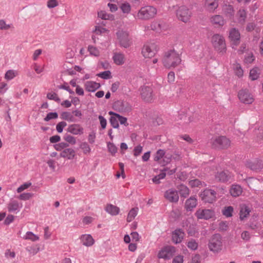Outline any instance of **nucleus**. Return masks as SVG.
Here are the masks:
<instances>
[{
	"instance_id": "5701e85b",
	"label": "nucleus",
	"mask_w": 263,
	"mask_h": 263,
	"mask_svg": "<svg viewBox=\"0 0 263 263\" xmlns=\"http://www.w3.org/2000/svg\"><path fill=\"white\" fill-rule=\"evenodd\" d=\"M85 88L89 92H94L99 89L101 85L100 83L93 81H87L85 83Z\"/></svg>"
},
{
	"instance_id": "6e6552de",
	"label": "nucleus",
	"mask_w": 263,
	"mask_h": 263,
	"mask_svg": "<svg viewBox=\"0 0 263 263\" xmlns=\"http://www.w3.org/2000/svg\"><path fill=\"white\" fill-rule=\"evenodd\" d=\"M216 192L213 190L205 189L200 194L201 200L205 203H213L216 200Z\"/></svg>"
},
{
	"instance_id": "c85d7f7f",
	"label": "nucleus",
	"mask_w": 263,
	"mask_h": 263,
	"mask_svg": "<svg viewBox=\"0 0 263 263\" xmlns=\"http://www.w3.org/2000/svg\"><path fill=\"white\" fill-rule=\"evenodd\" d=\"M251 210L250 208L246 204L240 205V210L239 213V218L241 220H243L245 218L249 215Z\"/></svg>"
},
{
	"instance_id": "7c9ffc66",
	"label": "nucleus",
	"mask_w": 263,
	"mask_h": 263,
	"mask_svg": "<svg viewBox=\"0 0 263 263\" xmlns=\"http://www.w3.org/2000/svg\"><path fill=\"white\" fill-rule=\"evenodd\" d=\"M230 193L233 197L239 196L242 193V188L239 185H232Z\"/></svg>"
},
{
	"instance_id": "3c124183",
	"label": "nucleus",
	"mask_w": 263,
	"mask_h": 263,
	"mask_svg": "<svg viewBox=\"0 0 263 263\" xmlns=\"http://www.w3.org/2000/svg\"><path fill=\"white\" fill-rule=\"evenodd\" d=\"M47 98L51 100H54L55 102L59 103L61 101V99L58 96V95L55 92H49L47 95Z\"/></svg>"
},
{
	"instance_id": "cd10ccee",
	"label": "nucleus",
	"mask_w": 263,
	"mask_h": 263,
	"mask_svg": "<svg viewBox=\"0 0 263 263\" xmlns=\"http://www.w3.org/2000/svg\"><path fill=\"white\" fill-rule=\"evenodd\" d=\"M205 7L210 11H213L218 6V0H206Z\"/></svg>"
},
{
	"instance_id": "b1692460",
	"label": "nucleus",
	"mask_w": 263,
	"mask_h": 263,
	"mask_svg": "<svg viewBox=\"0 0 263 263\" xmlns=\"http://www.w3.org/2000/svg\"><path fill=\"white\" fill-rule=\"evenodd\" d=\"M76 155L74 150L71 148H67L63 149L60 154V156L63 158H66L71 160L74 158Z\"/></svg>"
},
{
	"instance_id": "bf43d9fd",
	"label": "nucleus",
	"mask_w": 263,
	"mask_h": 263,
	"mask_svg": "<svg viewBox=\"0 0 263 263\" xmlns=\"http://www.w3.org/2000/svg\"><path fill=\"white\" fill-rule=\"evenodd\" d=\"M69 146L68 144L66 142H61L54 145L55 149L58 151H61L62 149L66 148Z\"/></svg>"
},
{
	"instance_id": "e433bc0d",
	"label": "nucleus",
	"mask_w": 263,
	"mask_h": 263,
	"mask_svg": "<svg viewBox=\"0 0 263 263\" xmlns=\"http://www.w3.org/2000/svg\"><path fill=\"white\" fill-rule=\"evenodd\" d=\"M138 210V208H134L130 210L127 217V222H129L135 218L137 215Z\"/></svg>"
},
{
	"instance_id": "a18cd8bd",
	"label": "nucleus",
	"mask_w": 263,
	"mask_h": 263,
	"mask_svg": "<svg viewBox=\"0 0 263 263\" xmlns=\"http://www.w3.org/2000/svg\"><path fill=\"white\" fill-rule=\"evenodd\" d=\"M24 239L35 241L39 239V237L31 232H27L24 236Z\"/></svg>"
},
{
	"instance_id": "6e6d98bb",
	"label": "nucleus",
	"mask_w": 263,
	"mask_h": 263,
	"mask_svg": "<svg viewBox=\"0 0 263 263\" xmlns=\"http://www.w3.org/2000/svg\"><path fill=\"white\" fill-rule=\"evenodd\" d=\"M15 72L13 70H8L5 76V78L8 80H10L13 79L15 77Z\"/></svg>"
},
{
	"instance_id": "13d9d810",
	"label": "nucleus",
	"mask_w": 263,
	"mask_h": 263,
	"mask_svg": "<svg viewBox=\"0 0 263 263\" xmlns=\"http://www.w3.org/2000/svg\"><path fill=\"white\" fill-rule=\"evenodd\" d=\"M189 185L192 187H199L202 185V182L199 179H196L190 181Z\"/></svg>"
},
{
	"instance_id": "5fc2aeb1",
	"label": "nucleus",
	"mask_w": 263,
	"mask_h": 263,
	"mask_svg": "<svg viewBox=\"0 0 263 263\" xmlns=\"http://www.w3.org/2000/svg\"><path fill=\"white\" fill-rule=\"evenodd\" d=\"M88 50L90 54L96 57H98L100 54L99 50L92 46H89L88 47Z\"/></svg>"
},
{
	"instance_id": "37998d69",
	"label": "nucleus",
	"mask_w": 263,
	"mask_h": 263,
	"mask_svg": "<svg viewBox=\"0 0 263 263\" xmlns=\"http://www.w3.org/2000/svg\"><path fill=\"white\" fill-rule=\"evenodd\" d=\"M223 11L228 16L231 17L234 15V9L231 5H226L223 8Z\"/></svg>"
},
{
	"instance_id": "e2e57ef3",
	"label": "nucleus",
	"mask_w": 263,
	"mask_h": 263,
	"mask_svg": "<svg viewBox=\"0 0 263 263\" xmlns=\"http://www.w3.org/2000/svg\"><path fill=\"white\" fill-rule=\"evenodd\" d=\"M111 125L115 128L119 127L118 120L115 117L111 116L109 119Z\"/></svg>"
},
{
	"instance_id": "f257e3e1",
	"label": "nucleus",
	"mask_w": 263,
	"mask_h": 263,
	"mask_svg": "<svg viewBox=\"0 0 263 263\" xmlns=\"http://www.w3.org/2000/svg\"><path fill=\"white\" fill-rule=\"evenodd\" d=\"M181 62L180 57L174 49H171L165 53V67H175Z\"/></svg>"
},
{
	"instance_id": "4d7b16f0",
	"label": "nucleus",
	"mask_w": 263,
	"mask_h": 263,
	"mask_svg": "<svg viewBox=\"0 0 263 263\" xmlns=\"http://www.w3.org/2000/svg\"><path fill=\"white\" fill-rule=\"evenodd\" d=\"M108 151L112 154L115 155L117 152V147L112 143H107Z\"/></svg>"
},
{
	"instance_id": "473e14b6",
	"label": "nucleus",
	"mask_w": 263,
	"mask_h": 263,
	"mask_svg": "<svg viewBox=\"0 0 263 263\" xmlns=\"http://www.w3.org/2000/svg\"><path fill=\"white\" fill-rule=\"evenodd\" d=\"M112 59L117 65H122L124 63V55L121 53H115Z\"/></svg>"
},
{
	"instance_id": "c9c22d12",
	"label": "nucleus",
	"mask_w": 263,
	"mask_h": 263,
	"mask_svg": "<svg viewBox=\"0 0 263 263\" xmlns=\"http://www.w3.org/2000/svg\"><path fill=\"white\" fill-rule=\"evenodd\" d=\"M259 70L258 68L255 67L252 69L250 71V78L252 80L254 81L255 80H257L259 76Z\"/></svg>"
},
{
	"instance_id": "4468645a",
	"label": "nucleus",
	"mask_w": 263,
	"mask_h": 263,
	"mask_svg": "<svg viewBox=\"0 0 263 263\" xmlns=\"http://www.w3.org/2000/svg\"><path fill=\"white\" fill-rule=\"evenodd\" d=\"M238 97L240 101L245 104H251L254 101L252 95L247 89L240 90L238 92Z\"/></svg>"
},
{
	"instance_id": "f3484780",
	"label": "nucleus",
	"mask_w": 263,
	"mask_h": 263,
	"mask_svg": "<svg viewBox=\"0 0 263 263\" xmlns=\"http://www.w3.org/2000/svg\"><path fill=\"white\" fill-rule=\"evenodd\" d=\"M153 90L149 86H143L141 88V97L146 102H151L153 99Z\"/></svg>"
},
{
	"instance_id": "79ce46f5",
	"label": "nucleus",
	"mask_w": 263,
	"mask_h": 263,
	"mask_svg": "<svg viewBox=\"0 0 263 263\" xmlns=\"http://www.w3.org/2000/svg\"><path fill=\"white\" fill-rule=\"evenodd\" d=\"M186 245L190 249L193 251L197 250L198 247V242L194 239H191L189 241Z\"/></svg>"
},
{
	"instance_id": "bb28decb",
	"label": "nucleus",
	"mask_w": 263,
	"mask_h": 263,
	"mask_svg": "<svg viewBox=\"0 0 263 263\" xmlns=\"http://www.w3.org/2000/svg\"><path fill=\"white\" fill-rule=\"evenodd\" d=\"M154 160L163 167L164 166V151L162 149L158 150L155 155Z\"/></svg>"
},
{
	"instance_id": "f704fd0d",
	"label": "nucleus",
	"mask_w": 263,
	"mask_h": 263,
	"mask_svg": "<svg viewBox=\"0 0 263 263\" xmlns=\"http://www.w3.org/2000/svg\"><path fill=\"white\" fill-rule=\"evenodd\" d=\"M238 22L241 25H244L247 18V13L244 9H240L238 12Z\"/></svg>"
},
{
	"instance_id": "393cba45",
	"label": "nucleus",
	"mask_w": 263,
	"mask_h": 263,
	"mask_svg": "<svg viewBox=\"0 0 263 263\" xmlns=\"http://www.w3.org/2000/svg\"><path fill=\"white\" fill-rule=\"evenodd\" d=\"M177 249L173 246H165V260L170 259L176 255Z\"/></svg>"
},
{
	"instance_id": "6ab92c4d",
	"label": "nucleus",
	"mask_w": 263,
	"mask_h": 263,
	"mask_svg": "<svg viewBox=\"0 0 263 263\" xmlns=\"http://www.w3.org/2000/svg\"><path fill=\"white\" fill-rule=\"evenodd\" d=\"M165 198L171 202H178L179 200L178 191L174 189L168 190L165 192Z\"/></svg>"
},
{
	"instance_id": "864d4df0",
	"label": "nucleus",
	"mask_w": 263,
	"mask_h": 263,
	"mask_svg": "<svg viewBox=\"0 0 263 263\" xmlns=\"http://www.w3.org/2000/svg\"><path fill=\"white\" fill-rule=\"evenodd\" d=\"M63 139L68 143L71 144H75L76 143V138L70 135H65Z\"/></svg>"
},
{
	"instance_id": "4c0bfd02",
	"label": "nucleus",
	"mask_w": 263,
	"mask_h": 263,
	"mask_svg": "<svg viewBox=\"0 0 263 263\" xmlns=\"http://www.w3.org/2000/svg\"><path fill=\"white\" fill-rule=\"evenodd\" d=\"M181 215V212L178 209L172 210L170 214V218L173 221L177 220Z\"/></svg>"
},
{
	"instance_id": "49530a36",
	"label": "nucleus",
	"mask_w": 263,
	"mask_h": 263,
	"mask_svg": "<svg viewBox=\"0 0 263 263\" xmlns=\"http://www.w3.org/2000/svg\"><path fill=\"white\" fill-rule=\"evenodd\" d=\"M97 76L105 80L109 79L112 77L111 72L109 70H106L100 72L99 73H98Z\"/></svg>"
},
{
	"instance_id": "4be33fe9",
	"label": "nucleus",
	"mask_w": 263,
	"mask_h": 263,
	"mask_svg": "<svg viewBox=\"0 0 263 263\" xmlns=\"http://www.w3.org/2000/svg\"><path fill=\"white\" fill-rule=\"evenodd\" d=\"M22 208V204L19 203L18 201L15 200H12L8 204V210L9 212H18Z\"/></svg>"
},
{
	"instance_id": "2eb2a0df",
	"label": "nucleus",
	"mask_w": 263,
	"mask_h": 263,
	"mask_svg": "<svg viewBox=\"0 0 263 263\" xmlns=\"http://www.w3.org/2000/svg\"><path fill=\"white\" fill-rule=\"evenodd\" d=\"M185 235L183 230L181 229H177L172 233V241L174 243L177 244L180 243Z\"/></svg>"
},
{
	"instance_id": "aec40b11",
	"label": "nucleus",
	"mask_w": 263,
	"mask_h": 263,
	"mask_svg": "<svg viewBox=\"0 0 263 263\" xmlns=\"http://www.w3.org/2000/svg\"><path fill=\"white\" fill-rule=\"evenodd\" d=\"M68 132L75 135H82L84 133V128L78 124H73L69 125L67 129Z\"/></svg>"
},
{
	"instance_id": "603ef678",
	"label": "nucleus",
	"mask_w": 263,
	"mask_h": 263,
	"mask_svg": "<svg viewBox=\"0 0 263 263\" xmlns=\"http://www.w3.org/2000/svg\"><path fill=\"white\" fill-rule=\"evenodd\" d=\"M58 114L56 112H51L48 113L46 117L44 119V121L46 122L49 121L51 119H55L58 118Z\"/></svg>"
},
{
	"instance_id": "9d476101",
	"label": "nucleus",
	"mask_w": 263,
	"mask_h": 263,
	"mask_svg": "<svg viewBox=\"0 0 263 263\" xmlns=\"http://www.w3.org/2000/svg\"><path fill=\"white\" fill-rule=\"evenodd\" d=\"M168 142L171 147L167 150V155L165 156V159H167L166 160H165V165L171 161L172 158L175 160L180 159V155L179 152L177 151L176 146L172 145L170 141H168Z\"/></svg>"
},
{
	"instance_id": "8fccbe9b",
	"label": "nucleus",
	"mask_w": 263,
	"mask_h": 263,
	"mask_svg": "<svg viewBox=\"0 0 263 263\" xmlns=\"http://www.w3.org/2000/svg\"><path fill=\"white\" fill-rule=\"evenodd\" d=\"M212 21L214 24L219 25H223V20L221 16L217 15L212 17Z\"/></svg>"
},
{
	"instance_id": "9b49d317",
	"label": "nucleus",
	"mask_w": 263,
	"mask_h": 263,
	"mask_svg": "<svg viewBox=\"0 0 263 263\" xmlns=\"http://www.w3.org/2000/svg\"><path fill=\"white\" fill-rule=\"evenodd\" d=\"M232 173L228 170L218 172L215 175L216 180L222 183L231 182L232 180Z\"/></svg>"
},
{
	"instance_id": "338daca9",
	"label": "nucleus",
	"mask_w": 263,
	"mask_h": 263,
	"mask_svg": "<svg viewBox=\"0 0 263 263\" xmlns=\"http://www.w3.org/2000/svg\"><path fill=\"white\" fill-rule=\"evenodd\" d=\"M32 195V194L30 193H23L18 197V198L23 200H27L29 199Z\"/></svg>"
},
{
	"instance_id": "ddd939ff",
	"label": "nucleus",
	"mask_w": 263,
	"mask_h": 263,
	"mask_svg": "<svg viewBox=\"0 0 263 263\" xmlns=\"http://www.w3.org/2000/svg\"><path fill=\"white\" fill-rule=\"evenodd\" d=\"M113 108L115 110L120 112H128L131 110V106L129 103L121 100L114 103Z\"/></svg>"
},
{
	"instance_id": "72a5a7b5",
	"label": "nucleus",
	"mask_w": 263,
	"mask_h": 263,
	"mask_svg": "<svg viewBox=\"0 0 263 263\" xmlns=\"http://www.w3.org/2000/svg\"><path fill=\"white\" fill-rule=\"evenodd\" d=\"M98 16L99 17L104 20L113 21L115 19V16L113 14L107 13L105 11H100L98 12Z\"/></svg>"
},
{
	"instance_id": "c756f323",
	"label": "nucleus",
	"mask_w": 263,
	"mask_h": 263,
	"mask_svg": "<svg viewBox=\"0 0 263 263\" xmlns=\"http://www.w3.org/2000/svg\"><path fill=\"white\" fill-rule=\"evenodd\" d=\"M106 211L112 216L117 215L119 213L120 209L112 204H108L105 208Z\"/></svg>"
},
{
	"instance_id": "a19ab883",
	"label": "nucleus",
	"mask_w": 263,
	"mask_h": 263,
	"mask_svg": "<svg viewBox=\"0 0 263 263\" xmlns=\"http://www.w3.org/2000/svg\"><path fill=\"white\" fill-rule=\"evenodd\" d=\"M61 118L69 122H73L74 121V117L70 112L67 111L63 112L61 115Z\"/></svg>"
},
{
	"instance_id": "0e129e2a",
	"label": "nucleus",
	"mask_w": 263,
	"mask_h": 263,
	"mask_svg": "<svg viewBox=\"0 0 263 263\" xmlns=\"http://www.w3.org/2000/svg\"><path fill=\"white\" fill-rule=\"evenodd\" d=\"M187 233L189 236H194L196 233V228L194 226L190 224L187 229Z\"/></svg>"
},
{
	"instance_id": "dca6fc26",
	"label": "nucleus",
	"mask_w": 263,
	"mask_h": 263,
	"mask_svg": "<svg viewBox=\"0 0 263 263\" xmlns=\"http://www.w3.org/2000/svg\"><path fill=\"white\" fill-rule=\"evenodd\" d=\"M246 166L252 171L258 172L263 168V163L260 160H255L253 161L247 162Z\"/></svg>"
},
{
	"instance_id": "69168bd1",
	"label": "nucleus",
	"mask_w": 263,
	"mask_h": 263,
	"mask_svg": "<svg viewBox=\"0 0 263 263\" xmlns=\"http://www.w3.org/2000/svg\"><path fill=\"white\" fill-rule=\"evenodd\" d=\"M31 185V182H26L23 184L21 185L20 187H18L17 189V193H21L26 189H28Z\"/></svg>"
},
{
	"instance_id": "a878e982",
	"label": "nucleus",
	"mask_w": 263,
	"mask_h": 263,
	"mask_svg": "<svg viewBox=\"0 0 263 263\" xmlns=\"http://www.w3.org/2000/svg\"><path fill=\"white\" fill-rule=\"evenodd\" d=\"M80 239L84 246H91L94 243V239L90 234H84L81 236Z\"/></svg>"
},
{
	"instance_id": "412c9836",
	"label": "nucleus",
	"mask_w": 263,
	"mask_h": 263,
	"mask_svg": "<svg viewBox=\"0 0 263 263\" xmlns=\"http://www.w3.org/2000/svg\"><path fill=\"white\" fill-rule=\"evenodd\" d=\"M197 204V199L195 196H191L185 202L184 208L187 211H192Z\"/></svg>"
},
{
	"instance_id": "f03ea898",
	"label": "nucleus",
	"mask_w": 263,
	"mask_h": 263,
	"mask_svg": "<svg viewBox=\"0 0 263 263\" xmlns=\"http://www.w3.org/2000/svg\"><path fill=\"white\" fill-rule=\"evenodd\" d=\"M157 9L153 6H146L142 7L138 11L137 18L141 20H148L154 17Z\"/></svg>"
},
{
	"instance_id": "052dcab7",
	"label": "nucleus",
	"mask_w": 263,
	"mask_h": 263,
	"mask_svg": "<svg viewBox=\"0 0 263 263\" xmlns=\"http://www.w3.org/2000/svg\"><path fill=\"white\" fill-rule=\"evenodd\" d=\"M67 125L66 122L61 121L58 123L56 126V129L57 132L61 133L63 132V128Z\"/></svg>"
},
{
	"instance_id": "774afa93",
	"label": "nucleus",
	"mask_w": 263,
	"mask_h": 263,
	"mask_svg": "<svg viewBox=\"0 0 263 263\" xmlns=\"http://www.w3.org/2000/svg\"><path fill=\"white\" fill-rule=\"evenodd\" d=\"M58 5L57 0H48L47 2V7L49 8H53Z\"/></svg>"
},
{
	"instance_id": "58836bf2",
	"label": "nucleus",
	"mask_w": 263,
	"mask_h": 263,
	"mask_svg": "<svg viewBox=\"0 0 263 263\" xmlns=\"http://www.w3.org/2000/svg\"><path fill=\"white\" fill-rule=\"evenodd\" d=\"M234 209L232 206H226L222 210V213L227 217H230L232 216Z\"/></svg>"
},
{
	"instance_id": "a211bd4d",
	"label": "nucleus",
	"mask_w": 263,
	"mask_h": 263,
	"mask_svg": "<svg viewBox=\"0 0 263 263\" xmlns=\"http://www.w3.org/2000/svg\"><path fill=\"white\" fill-rule=\"evenodd\" d=\"M229 37L232 42L233 46H237L240 43V34L238 30L235 28H232L230 31Z\"/></svg>"
},
{
	"instance_id": "680f3d73",
	"label": "nucleus",
	"mask_w": 263,
	"mask_h": 263,
	"mask_svg": "<svg viewBox=\"0 0 263 263\" xmlns=\"http://www.w3.org/2000/svg\"><path fill=\"white\" fill-rule=\"evenodd\" d=\"M172 258V263H183L184 261V256L182 255H176Z\"/></svg>"
},
{
	"instance_id": "423d86ee",
	"label": "nucleus",
	"mask_w": 263,
	"mask_h": 263,
	"mask_svg": "<svg viewBox=\"0 0 263 263\" xmlns=\"http://www.w3.org/2000/svg\"><path fill=\"white\" fill-rule=\"evenodd\" d=\"M116 34L121 46L127 48L132 45V41L129 37V33L127 31L119 30L117 32Z\"/></svg>"
},
{
	"instance_id": "f8f14e48",
	"label": "nucleus",
	"mask_w": 263,
	"mask_h": 263,
	"mask_svg": "<svg viewBox=\"0 0 263 263\" xmlns=\"http://www.w3.org/2000/svg\"><path fill=\"white\" fill-rule=\"evenodd\" d=\"M198 219L208 220L215 216V212L210 209H198L195 213Z\"/></svg>"
},
{
	"instance_id": "2f4dec72",
	"label": "nucleus",
	"mask_w": 263,
	"mask_h": 263,
	"mask_svg": "<svg viewBox=\"0 0 263 263\" xmlns=\"http://www.w3.org/2000/svg\"><path fill=\"white\" fill-rule=\"evenodd\" d=\"M178 193H179L181 197L186 198L190 194L189 188L183 184H181L178 187Z\"/></svg>"
},
{
	"instance_id": "0eeeda50",
	"label": "nucleus",
	"mask_w": 263,
	"mask_h": 263,
	"mask_svg": "<svg viewBox=\"0 0 263 263\" xmlns=\"http://www.w3.org/2000/svg\"><path fill=\"white\" fill-rule=\"evenodd\" d=\"M176 16L180 21L186 23L189 21L192 12L186 6H181L176 10Z\"/></svg>"
},
{
	"instance_id": "39448f33",
	"label": "nucleus",
	"mask_w": 263,
	"mask_h": 263,
	"mask_svg": "<svg viewBox=\"0 0 263 263\" xmlns=\"http://www.w3.org/2000/svg\"><path fill=\"white\" fill-rule=\"evenodd\" d=\"M212 147L214 148L224 149L230 145V141L225 136H218L211 140Z\"/></svg>"
},
{
	"instance_id": "c03bdc74",
	"label": "nucleus",
	"mask_w": 263,
	"mask_h": 263,
	"mask_svg": "<svg viewBox=\"0 0 263 263\" xmlns=\"http://www.w3.org/2000/svg\"><path fill=\"white\" fill-rule=\"evenodd\" d=\"M163 27V25L162 23H161L160 22L157 21L155 22H154L151 25V28L153 30H155L157 32H159V31H161Z\"/></svg>"
},
{
	"instance_id": "de8ad7c7",
	"label": "nucleus",
	"mask_w": 263,
	"mask_h": 263,
	"mask_svg": "<svg viewBox=\"0 0 263 263\" xmlns=\"http://www.w3.org/2000/svg\"><path fill=\"white\" fill-rule=\"evenodd\" d=\"M120 8L123 13L128 14L131 10V6L128 3H125L121 4Z\"/></svg>"
},
{
	"instance_id": "7ed1b4c3",
	"label": "nucleus",
	"mask_w": 263,
	"mask_h": 263,
	"mask_svg": "<svg viewBox=\"0 0 263 263\" xmlns=\"http://www.w3.org/2000/svg\"><path fill=\"white\" fill-rule=\"evenodd\" d=\"M212 43L219 52L224 53L226 51V45L224 37L219 34H215L212 37Z\"/></svg>"
},
{
	"instance_id": "09e8293b",
	"label": "nucleus",
	"mask_w": 263,
	"mask_h": 263,
	"mask_svg": "<svg viewBox=\"0 0 263 263\" xmlns=\"http://www.w3.org/2000/svg\"><path fill=\"white\" fill-rule=\"evenodd\" d=\"M80 148L83 150L85 154H89L90 152V146L86 142H82L80 145Z\"/></svg>"
},
{
	"instance_id": "20e7f679",
	"label": "nucleus",
	"mask_w": 263,
	"mask_h": 263,
	"mask_svg": "<svg viewBox=\"0 0 263 263\" xmlns=\"http://www.w3.org/2000/svg\"><path fill=\"white\" fill-rule=\"evenodd\" d=\"M222 237L219 234H214L209 240V249L214 253L219 252L222 249Z\"/></svg>"
},
{
	"instance_id": "ea45409f",
	"label": "nucleus",
	"mask_w": 263,
	"mask_h": 263,
	"mask_svg": "<svg viewBox=\"0 0 263 263\" xmlns=\"http://www.w3.org/2000/svg\"><path fill=\"white\" fill-rule=\"evenodd\" d=\"M161 173L157 176H155L153 178V181L156 184H159L160 183V180L164 178V167L161 168Z\"/></svg>"
},
{
	"instance_id": "1a4fd4ad",
	"label": "nucleus",
	"mask_w": 263,
	"mask_h": 263,
	"mask_svg": "<svg viewBox=\"0 0 263 263\" xmlns=\"http://www.w3.org/2000/svg\"><path fill=\"white\" fill-rule=\"evenodd\" d=\"M156 52V45L153 43L145 44L142 49V54L145 58L153 57Z\"/></svg>"
}]
</instances>
